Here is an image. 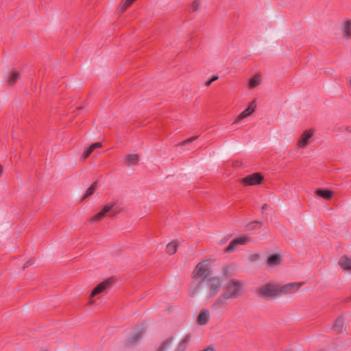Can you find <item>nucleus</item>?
<instances>
[{
  "label": "nucleus",
  "mask_w": 351,
  "mask_h": 351,
  "mask_svg": "<svg viewBox=\"0 0 351 351\" xmlns=\"http://www.w3.org/2000/svg\"><path fill=\"white\" fill-rule=\"evenodd\" d=\"M210 274V269L208 267V261L199 263L196 265L193 271L192 278L194 281L197 282V285L195 288H191L190 295L191 296L193 297L197 295L202 284L206 282Z\"/></svg>",
  "instance_id": "f257e3e1"
},
{
  "label": "nucleus",
  "mask_w": 351,
  "mask_h": 351,
  "mask_svg": "<svg viewBox=\"0 0 351 351\" xmlns=\"http://www.w3.org/2000/svg\"><path fill=\"white\" fill-rule=\"evenodd\" d=\"M207 294L210 297L215 296L221 287V280L218 277L208 278L205 282Z\"/></svg>",
  "instance_id": "f03ea898"
},
{
  "label": "nucleus",
  "mask_w": 351,
  "mask_h": 351,
  "mask_svg": "<svg viewBox=\"0 0 351 351\" xmlns=\"http://www.w3.org/2000/svg\"><path fill=\"white\" fill-rule=\"evenodd\" d=\"M229 298L235 299L241 293V286L240 283L235 280H231L226 285V291L224 292Z\"/></svg>",
  "instance_id": "7ed1b4c3"
},
{
  "label": "nucleus",
  "mask_w": 351,
  "mask_h": 351,
  "mask_svg": "<svg viewBox=\"0 0 351 351\" xmlns=\"http://www.w3.org/2000/svg\"><path fill=\"white\" fill-rule=\"evenodd\" d=\"M114 203H108L106 204L100 212L90 218V221L91 222H96L102 219L108 214L110 215H115L117 210L114 209Z\"/></svg>",
  "instance_id": "20e7f679"
},
{
  "label": "nucleus",
  "mask_w": 351,
  "mask_h": 351,
  "mask_svg": "<svg viewBox=\"0 0 351 351\" xmlns=\"http://www.w3.org/2000/svg\"><path fill=\"white\" fill-rule=\"evenodd\" d=\"M250 241V239L246 237H241L233 239L225 250V252L230 253L237 250L239 245H245Z\"/></svg>",
  "instance_id": "39448f33"
},
{
  "label": "nucleus",
  "mask_w": 351,
  "mask_h": 351,
  "mask_svg": "<svg viewBox=\"0 0 351 351\" xmlns=\"http://www.w3.org/2000/svg\"><path fill=\"white\" fill-rule=\"evenodd\" d=\"M279 289L271 284H266L262 286L258 291V294L265 298H270L274 296Z\"/></svg>",
  "instance_id": "423d86ee"
},
{
  "label": "nucleus",
  "mask_w": 351,
  "mask_h": 351,
  "mask_svg": "<svg viewBox=\"0 0 351 351\" xmlns=\"http://www.w3.org/2000/svg\"><path fill=\"white\" fill-rule=\"evenodd\" d=\"M262 180L263 176L260 173H254L253 174L245 177L242 180V182L245 185L252 186L260 184Z\"/></svg>",
  "instance_id": "0eeeda50"
},
{
  "label": "nucleus",
  "mask_w": 351,
  "mask_h": 351,
  "mask_svg": "<svg viewBox=\"0 0 351 351\" xmlns=\"http://www.w3.org/2000/svg\"><path fill=\"white\" fill-rule=\"evenodd\" d=\"M314 130L310 129L304 131L298 141V146L300 148H304L308 143L309 139L313 136Z\"/></svg>",
  "instance_id": "6e6552de"
},
{
  "label": "nucleus",
  "mask_w": 351,
  "mask_h": 351,
  "mask_svg": "<svg viewBox=\"0 0 351 351\" xmlns=\"http://www.w3.org/2000/svg\"><path fill=\"white\" fill-rule=\"evenodd\" d=\"M231 300L228 298L227 294L223 293L216 300V302L213 304L212 308L213 309H219L223 308L228 304V301Z\"/></svg>",
  "instance_id": "1a4fd4ad"
},
{
  "label": "nucleus",
  "mask_w": 351,
  "mask_h": 351,
  "mask_svg": "<svg viewBox=\"0 0 351 351\" xmlns=\"http://www.w3.org/2000/svg\"><path fill=\"white\" fill-rule=\"evenodd\" d=\"M112 279H108L98 285H97L94 289L92 291L90 296L93 297L106 290V289L112 283Z\"/></svg>",
  "instance_id": "9d476101"
},
{
  "label": "nucleus",
  "mask_w": 351,
  "mask_h": 351,
  "mask_svg": "<svg viewBox=\"0 0 351 351\" xmlns=\"http://www.w3.org/2000/svg\"><path fill=\"white\" fill-rule=\"evenodd\" d=\"M255 108L256 104L254 101H252L248 107L237 117L235 122H239L243 119L250 116L255 110Z\"/></svg>",
  "instance_id": "9b49d317"
},
{
  "label": "nucleus",
  "mask_w": 351,
  "mask_h": 351,
  "mask_svg": "<svg viewBox=\"0 0 351 351\" xmlns=\"http://www.w3.org/2000/svg\"><path fill=\"white\" fill-rule=\"evenodd\" d=\"M210 319V313L208 310H202L197 316V322L199 325H206Z\"/></svg>",
  "instance_id": "f8f14e48"
},
{
  "label": "nucleus",
  "mask_w": 351,
  "mask_h": 351,
  "mask_svg": "<svg viewBox=\"0 0 351 351\" xmlns=\"http://www.w3.org/2000/svg\"><path fill=\"white\" fill-rule=\"evenodd\" d=\"M344 322V317L342 316L339 317L333 326L335 330L338 333L343 332L345 330Z\"/></svg>",
  "instance_id": "ddd939ff"
},
{
  "label": "nucleus",
  "mask_w": 351,
  "mask_h": 351,
  "mask_svg": "<svg viewBox=\"0 0 351 351\" xmlns=\"http://www.w3.org/2000/svg\"><path fill=\"white\" fill-rule=\"evenodd\" d=\"M281 262L280 256L278 254H271L267 257V263L269 267L280 265Z\"/></svg>",
  "instance_id": "4468645a"
},
{
  "label": "nucleus",
  "mask_w": 351,
  "mask_h": 351,
  "mask_svg": "<svg viewBox=\"0 0 351 351\" xmlns=\"http://www.w3.org/2000/svg\"><path fill=\"white\" fill-rule=\"evenodd\" d=\"M339 264L343 270H351V258L348 256H343L340 258Z\"/></svg>",
  "instance_id": "2eb2a0df"
},
{
  "label": "nucleus",
  "mask_w": 351,
  "mask_h": 351,
  "mask_svg": "<svg viewBox=\"0 0 351 351\" xmlns=\"http://www.w3.org/2000/svg\"><path fill=\"white\" fill-rule=\"evenodd\" d=\"M125 162L128 166H133L138 163V156L137 154H128L125 158Z\"/></svg>",
  "instance_id": "dca6fc26"
},
{
  "label": "nucleus",
  "mask_w": 351,
  "mask_h": 351,
  "mask_svg": "<svg viewBox=\"0 0 351 351\" xmlns=\"http://www.w3.org/2000/svg\"><path fill=\"white\" fill-rule=\"evenodd\" d=\"M316 194L326 199H330L333 195L331 191L321 189L316 191Z\"/></svg>",
  "instance_id": "f3484780"
},
{
  "label": "nucleus",
  "mask_w": 351,
  "mask_h": 351,
  "mask_svg": "<svg viewBox=\"0 0 351 351\" xmlns=\"http://www.w3.org/2000/svg\"><path fill=\"white\" fill-rule=\"evenodd\" d=\"M191 340V335H187L184 337V338L180 343L178 351H184Z\"/></svg>",
  "instance_id": "a211bd4d"
},
{
  "label": "nucleus",
  "mask_w": 351,
  "mask_h": 351,
  "mask_svg": "<svg viewBox=\"0 0 351 351\" xmlns=\"http://www.w3.org/2000/svg\"><path fill=\"white\" fill-rule=\"evenodd\" d=\"M343 31L345 37L347 38H351V21H348L343 23Z\"/></svg>",
  "instance_id": "6ab92c4d"
},
{
  "label": "nucleus",
  "mask_w": 351,
  "mask_h": 351,
  "mask_svg": "<svg viewBox=\"0 0 351 351\" xmlns=\"http://www.w3.org/2000/svg\"><path fill=\"white\" fill-rule=\"evenodd\" d=\"M143 332V330H138L134 333V335L129 339V343H136L138 339H140L142 337Z\"/></svg>",
  "instance_id": "aec40b11"
},
{
  "label": "nucleus",
  "mask_w": 351,
  "mask_h": 351,
  "mask_svg": "<svg viewBox=\"0 0 351 351\" xmlns=\"http://www.w3.org/2000/svg\"><path fill=\"white\" fill-rule=\"evenodd\" d=\"M261 79L259 75H254L249 82V87L251 88H255L261 83Z\"/></svg>",
  "instance_id": "412c9836"
},
{
  "label": "nucleus",
  "mask_w": 351,
  "mask_h": 351,
  "mask_svg": "<svg viewBox=\"0 0 351 351\" xmlns=\"http://www.w3.org/2000/svg\"><path fill=\"white\" fill-rule=\"evenodd\" d=\"M177 247L178 244L176 242L173 241L169 243L166 247L167 252L171 255L175 254L177 251Z\"/></svg>",
  "instance_id": "4be33fe9"
},
{
  "label": "nucleus",
  "mask_w": 351,
  "mask_h": 351,
  "mask_svg": "<svg viewBox=\"0 0 351 351\" xmlns=\"http://www.w3.org/2000/svg\"><path fill=\"white\" fill-rule=\"evenodd\" d=\"M19 73L16 71H12L8 77V82L12 85L19 79Z\"/></svg>",
  "instance_id": "5701e85b"
},
{
  "label": "nucleus",
  "mask_w": 351,
  "mask_h": 351,
  "mask_svg": "<svg viewBox=\"0 0 351 351\" xmlns=\"http://www.w3.org/2000/svg\"><path fill=\"white\" fill-rule=\"evenodd\" d=\"M96 185H97L96 182L91 184V186L86 190L85 197L90 196L94 193V191L96 189Z\"/></svg>",
  "instance_id": "b1692460"
},
{
  "label": "nucleus",
  "mask_w": 351,
  "mask_h": 351,
  "mask_svg": "<svg viewBox=\"0 0 351 351\" xmlns=\"http://www.w3.org/2000/svg\"><path fill=\"white\" fill-rule=\"evenodd\" d=\"M135 0H125L121 5L120 9L123 12L129 7Z\"/></svg>",
  "instance_id": "393cba45"
},
{
  "label": "nucleus",
  "mask_w": 351,
  "mask_h": 351,
  "mask_svg": "<svg viewBox=\"0 0 351 351\" xmlns=\"http://www.w3.org/2000/svg\"><path fill=\"white\" fill-rule=\"evenodd\" d=\"M200 6V0H195L191 6V10L193 12L197 11Z\"/></svg>",
  "instance_id": "a878e982"
},
{
  "label": "nucleus",
  "mask_w": 351,
  "mask_h": 351,
  "mask_svg": "<svg viewBox=\"0 0 351 351\" xmlns=\"http://www.w3.org/2000/svg\"><path fill=\"white\" fill-rule=\"evenodd\" d=\"M102 146V143L101 142H97L92 144L87 149L90 150V152L92 153L95 149L99 148Z\"/></svg>",
  "instance_id": "bb28decb"
},
{
  "label": "nucleus",
  "mask_w": 351,
  "mask_h": 351,
  "mask_svg": "<svg viewBox=\"0 0 351 351\" xmlns=\"http://www.w3.org/2000/svg\"><path fill=\"white\" fill-rule=\"evenodd\" d=\"M102 146V143L101 142H97L92 144L87 149L90 150V152L92 153L95 149L99 148Z\"/></svg>",
  "instance_id": "cd10ccee"
},
{
  "label": "nucleus",
  "mask_w": 351,
  "mask_h": 351,
  "mask_svg": "<svg viewBox=\"0 0 351 351\" xmlns=\"http://www.w3.org/2000/svg\"><path fill=\"white\" fill-rule=\"evenodd\" d=\"M196 138H197V136L191 137V138L186 139V141H182L181 143V145L184 146L189 143H191L193 142Z\"/></svg>",
  "instance_id": "c85d7f7f"
},
{
  "label": "nucleus",
  "mask_w": 351,
  "mask_h": 351,
  "mask_svg": "<svg viewBox=\"0 0 351 351\" xmlns=\"http://www.w3.org/2000/svg\"><path fill=\"white\" fill-rule=\"evenodd\" d=\"M90 154H91V153L90 152V150L86 149V150L84 152V154H83V155H82V157H83L84 158H88V157L89 156V155H90Z\"/></svg>",
  "instance_id": "c756f323"
},
{
  "label": "nucleus",
  "mask_w": 351,
  "mask_h": 351,
  "mask_svg": "<svg viewBox=\"0 0 351 351\" xmlns=\"http://www.w3.org/2000/svg\"><path fill=\"white\" fill-rule=\"evenodd\" d=\"M31 264H32V262H29V261L27 262L26 263H25V264H24V265H23V268H26V267H28L29 265H30Z\"/></svg>",
  "instance_id": "7c9ffc66"
},
{
  "label": "nucleus",
  "mask_w": 351,
  "mask_h": 351,
  "mask_svg": "<svg viewBox=\"0 0 351 351\" xmlns=\"http://www.w3.org/2000/svg\"><path fill=\"white\" fill-rule=\"evenodd\" d=\"M203 351H215L214 350V348H212V347H208V348L205 349Z\"/></svg>",
  "instance_id": "2f4dec72"
},
{
  "label": "nucleus",
  "mask_w": 351,
  "mask_h": 351,
  "mask_svg": "<svg viewBox=\"0 0 351 351\" xmlns=\"http://www.w3.org/2000/svg\"><path fill=\"white\" fill-rule=\"evenodd\" d=\"M212 82H213V80H208V82H206V86H209L212 84Z\"/></svg>",
  "instance_id": "473e14b6"
},
{
  "label": "nucleus",
  "mask_w": 351,
  "mask_h": 351,
  "mask_svg": "<svg viewBox=\"0 0 351 351\" xmlns=\"http://www.w3.org/2000/svg\"><path fill=\"white\" fill-rule=\"evenodd\" d=\"M169 343V341H167L166 342H165L162 345V348H165Z\"/></svg>",
  "instance_id": "72a5a7b5"
},
{
  "label": "nucleus",
  "mask_w": 351,
  "mask_h": 351,
  "mask_svg": "<svg viewBox=\"0 0 351 351\" xmlns=\"http://www.w3.org/2000/svg\"><path fill=\"white\" fill-rule=\"evenodd\" d=\"M218 78H219V77H218V76H214V77L211 79V80H213V82H214V81L217 80Z\"/></svg>",
  "instance_id": "f704fd0d"
},
{
  "label": "nucleus",
  "mask_w": 351,
  "mask_h": 351,
  "mask_svg": "<svg viewBox=\"0 0 351 351\" xmlns=\"http://www.w3.org/2000/svg\"><path fill=\"white\" fill-rule=\"evenodd\" d=\"M295 286H296V284L293 283V284L289 285L288 287H295Z\"/></svg>",
  "instance_id": "c9c22d12"
},
{
  "label": "nucleus",
  "mask_w": 351,
  "mask_h": 351,
  "mask_svg": "<svg viewBox=\"0 0 351 351\" xmlns=\"http://www.w3.org/2000/svg\"><path fill=\"white\" fill-rule=\"evenodd\" d=\"M2 171H3V167L1 165H0V176L2 173Z\"/></svg>",
  "instance_id": "e433bc0d"
},
{
  "label": "nucleus",
  "mask_w": 351,
  "mask_h": 351,
  "mask_svg": "<svg viewBox=\"0 0 351 351\" xmlns=\"http://www.w3.org/2000/svg\"><path fill=\"white\" fill-rule=\"evenodd\" d=\"M267 204H265L264 206H263L262 209H263V210H265V209H266V208H267Z\"/></svg>",
  "instance_id": "4c0bfd02"
},
{
  "label": "nucleus",
  "mask_w": 351,
  "mask_h": 351,
  "mask_svg": "<svg viewBox=\"0 0 351 351\" xmlns=\"http://www.w3.org/2000/svg\"><path fill=\"white\" fill-rule=\"evenodd\" d=\"M350 85L351 86V79L350 80Z\"/></svg>",
  "instance_id": "58836bf2"
}]
</instances>
